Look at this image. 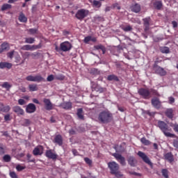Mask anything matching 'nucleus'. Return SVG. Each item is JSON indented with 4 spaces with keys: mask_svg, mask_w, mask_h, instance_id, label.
Here are the masks:
<instances>
[{
    "mask_svg": "<svg viewBox=\"0 0 178 178\" xmlns=\"http://www.w3.org/2000/svg\"><path fill=\"white\" fill-rule=\"evenodd\" d=\"M97 119L100 123H103L104 124L111 123L113 120V114L109 111L105 110L99 113Z\"/></svg>",
    "mask_w": 178,
    "mask_h": 178,
    "instance_id": "nucleus-1",
    "label": "nucleus"
},
{
    "mask_svg": "<svg viewBox=\"0 0 178 178\" xmlns=\"http://www.w3.org/2000/svg\"><path fill=\"white\" fill-rule=\"evenodd\" d=\"M157 127L163 133L165 137H171L172 138H175V134L170 133L172 131V128L169 127V125L163 121L159 120L157 122Z\"/></svg>",
    "mask_w": 178,
    "mask_h": 178,
    "instance_id": "nucleus-2",
    "label": "nucleus"
},
{
    "mask_svg": "<svg viewBox=\"0 0 178 178\" xmlns=\"http://www.w3.org/2000/svg\"><path fill=\"white\" fill-rule=\"evenodd\" d=\"M108 166L111 170L110 173L114 175L115 177L119 178L123 176V174L119 171V164L115 161L108 163Z\"/></svg>",
    "mask_w": 178,
    "mask_h": 178,
    "instance_id": "nucleus-3",
    "label": "nucleus"
},
{
    "mask_svg": "<svg viewBox=\"0 0 178 178\" xmlns=\"http://www.w3.org/2000/svg\"><path fill=\"white\" fill-rule=\"evenodd\" d=\"M138 93L144 99H149L151 98V92L148 88H141L138 90Z\"/></svg>",
    "mask_w": 178,
    "mask_h": 178,
    "instance_id": "nucleus-4",
    "label": "nucleus"
},
{
    "mask_svg": "<svg viewBox=\"0 0 178 178\" xmlns=\"http://www.w3.org/2000/svg\"><path fill=\"white\" fill-rule=\"evenodd\" d=\"M26 81H33L35 83H41V81H45V79L41 75H29L26 77Z\"/></svg>",
    "mask_w": 178,
    "mask_h": 178,
    "instance_id": "nucleus-5",
    "label": "nucleus"
},
{
    "mask_svg": "<svg viewBox=\"0 0 178 178\" xmlns=\"http://www.w3.org/2000/svg\"><path fill=\"white\" fill-rule=\"evenodd\" d=\"M88 10H84V9H81L79 10L76 15H75V17H76V19H78V20H83V19L87 17V16H88Z\"/></svg>",
    "mask_w": 178,
    "mask_h": 178,
    "instance_id": "nucleus-6",
    "label": "nucleus"
},
{
    "mask_svg": "<svg viewBox=\"0 0 178 178\" xmlns=\"http://www.w3.org/2000/svg\"><path fill=\"white\" fill-rule=\"evenodd\" d=\"M137 155H138V156L140 158H141V159H143V162H145V163H147V165H149L150 166H152V163L151 162V160H149V158H148V156H147V154H145V153L139 151L137 154Z\"/></svg>",
    "mask_w": 178,
    "mask_h": 178,
    "instance_id": "nucleus-7",
    "label": "nucleus"
},
{
    "mask_svg": "<svg viewBox=\"0 0 178 178\" xmlns=\"http://www.w3.org/2000/svg\"><path fill=\"white\" fill-rule=\"evenodd\" d=\"M151 104L156 109H161V107L162 106V102L159 100V98L158 97L152 99Z\"/></svg>",
    "mask_w": 178,
    "mask_h": 178,
    "instance_id": "nucleus-8",
    "label": "nucleus"
},
{
    "mask_svg": "<svg viewBox=\"0 0 178 178\" xmlns=\"http://www.w3.org/2000/svg\"><path fill=\"white\" fill-rule=\"evenodd\" d=\"M112 156H114V158H115V159H117V161H118V162H120L122 166L126 165V159L124 156H122V154H119L118 153H113Z\"/></svg>",
    "mask_w": 178,
    "mask_h": 178,
    "instance_id": "nucleus-9",
    "label": "nucleus"
},
{
    "mask_svg": "<svg viewBox=\"0 0 178 178\" xmlns=\"http://www.w3.org/2000/svg\"><path fill=\"white\" fill-rule=\"evenodd\" d=\"M43 102L46 111H52V109H54V104L51 102L49 99H44Z\"/></svg>",
    "mask_w": 178,
    "mask_h": 178,
    "instance_id": "nucleus-10",
    "label": "nucleus"
},
{
    "mask_svg": "<svg viewBox=\"0 0 178 178\" xmlns=\"http://www.w3.org/2000/svg\"><path fill=\"white\" fill-rule=\"evenodd\" d=\"M53 143L57 144L60 147H62V145H63V138L62 137V135H56L53 140Z\"/></svg>",
    "mask_w": 178,
    "mask_h": 178,
    "instance_id": "nucleus-11",
    "label": "nucleus"
},
{
    "mask_svg": "<svg viewBox=\"0 0 178 178\" xmlns=\"http://www.w3.org/2000/svg\"><path fill=\"white\" fill-rule=\"evenodd\" d=\"M35 111H37V107H35V104L31 103L26 106V113H34Z\"/></svg>",
    "mask_w": 178,
    "mask_h": 178,
    "instance_id": "nucleus-12",
    "label": "nucleus"
},
{
    "mask_svg": "<svg viewBox=\"0 0 178 178\" xmlns=\"http://www.w3.org/2000/svg\"><path fill=\"white\" fill-rule=\"evenodd\" d=\"M45 155L47 158H49V159H52L53 161L56 160V159L58 158V154L52 152L51 149L47 150Z\"/></svg>",
    "mask_w": 178,
    "mask_h": 178,
    "instance_id": "nucleus-13",
    "label": "nucleus"
},
{
    "mask_svg": "<svg viewBox=\"0 0 178 178\" xmlns=\"http://www.w3.org/2000/svg\"><path fill=\"white\" fill-rule=\"evenodd\" d=\"M13 111L15 113H17L18 116H23V115H24V110L19 106H14Z\"/></svg>",
    "mask_w": 178,
    "mask_h": 178,
    "instance_id": "nucleus-14",
    "label": "nucleus"
},
{
    "mask_svg": "<svg viewBox=\"0 0 178 178\" xmlns=\"http://www.w3.org/2000/svg\"><path fill=\"white\" fill-rule=\"evenodd\" d=\"M42 149H44V147L39 145L33 149V154L35 155V156H37L38 155H42Z\"/></svg>",
    "mask_w": 178,
    "mask_h": 178,
    "instance_id": "nucleus-15",
    "label": "nucleus"
},
{
    "mask_svg": "<svg viewBox=\"0 0 178 178\" xmlns=\"http://www.w3.org/2000/svg\"><path fill=\"white\" fill-rule=\"evenodd\" d=\"M127 162L129 165H130V166L134 168V166H136V164L137 163V160H136V158L134 156H130L127 159Z\"/></svg>",
    "mask_w": 178,
    "mask_h": 178,
    "instance_id": "nucleus-16",
    "label": "nucleus"
},
{
    "mask_svg": "<svg viewBox=\"0 0 178 178\" xmlns=\"http://www.w3.org/2000/svg\"><path fill=\"white\" fill-rule=\"evenodd\" d=\"M56 51H63L64 52H66L72 49V45H60V48L59 49H58V46H56Z\"/></svg>",
    "mask_w": 178,
    "mask_h": 178,
    "instance_id": "nucleus-17",
    "label": "nucleus"
},
{
    "mask_svg": "<svg viewBox=\"0 0 178 178\" xmlns=\"http://www.w3.org/2000/svg\"><path fill=\"white\" fill-rule=\"evenodd\" d=\"M156 73L160 76H166V71H165L163 67L159 66L156 67Z\"/></svg>",
    "mask_w": 178,
    "mask_h": 178,
    "instance_id": "nucleus-18",
    "label": "nucleus"
},
{
    "mask_svg": "<svg viewBox=\"0 0 178 178\" xmlns=\"http://www.w3.org/2000/svg\"><path fill=\"white\" fill-rule=\"evenodd\" d=\"M12 63H6V62H1L0 63V69H12Z\"/></svg>",
    "mask_w": 178,
    "mask_h": 178,
    "instance_id": "nucleus-19",
    "label": "nucleus"
},
{
    "mask_svg": "<svg viewBox=\"0 0 178 178\" xmlns=\"http://www.w3.org/2000/svg\"><path fill=\"white\" fill-rule=\"evenodd\" d=\"M164 158H165V159L168 161V162L170 163H172V162H173V161H175V158L173 157V154H172V152H168V153L165 154L164 156Z\"/></svg>",
    "mask_w": 178,
    "mask_h": 178,
    "instance_id": "nucleus-20",
    "label": "nucleus"
},
{
    "mask_svg": "<svg viewBox=\"0 0 178 178\" xmlns=\"http://www.w3.org/2000/svg\"><path fill=\"white\" fill-rule=\"evenodd\" d=\"M131 9L132 12H135V13H138V12L141 10V6L139 4L136 3L135 5L131 7Z\"/></svg>",
    "mask_w": 178,
    "mask_h": 178,
    "instance_id": "nucleus-21",
    "label": "nucleus"
},
{
    "mask_svg": "<svg viewBox=\"0 0 178 178\" xmlns=\"http://www.w3.org/2000/svg\"><path fill=\"white\" fill-rule=\"evenodd\" d=\"M165 113L168 119H173V108H168Z\"/></svg>",
    "mask_w": 178,
    "mask_h": 178,
    "instance_id": "nucleus-22",
    "label": "nucleus"
},
{
    "mask_svg": "<svg viewBox=\"0 0 178 178\" xmlns=\"http://www.w3.org/2000/svg\"><path fill=\"white\" fill-rule=\"evenodd\" d=\"M149 18L143 19L144 26H145V31H148L149 30Z\"/></svg>",
    "mask_w": 178,
    "mask_h": 178,
    "instance_id": "nucleus-23",
    "label": "nucleus"
},
{
    "mask_svg": "<svg viewBox=\"0 0 178 178\" xmlns=\"http://www.w3.org/2000/svg\"><path fill=\"white\" fill-rule=\"evenodd\" d=\"M61 107L63 108V109H72V102H64L61 104Z\"/></svg>",
    "mask_w": 178,
    "mask_h": 178,
    "instance_id": "nucleus-24",
    "label": "nucleus"
},
{
    "mask_svg": "<svg viewBox=\"0 0 178 178\" xmlns=\"http://www.w3.org/2000/svg\"><path fill=\"white\" fill-rule=\"evenodd\" d=\"M29 91H31V92H33L34 91H38V86L35 83L29 84Z\"/></svg>",
    "mask_w": 178,
    "mask_h": 178,
    "instance_id": "nucleus-25",
    "label": "nucleus"
},
{
    "mask_svg": "<svg viewBox=\"0 0 178 178\" xmlns=\"http://www.w3.org/2000/svg\"><path fill=\"white\" fill-rule=\"evenodd\" d=\"M114 149L115 150V152H124V148H123V146L122 145H115L113 146Z\"/></svg>",
    "mask_w": 178,
    "mask_h": 178,
    "instance_id": "nucleus-26",
    "label": "nucleus"
},
{
    "mask_svg": "<svg viewBox=\"0 0 178 178\" xmlns=\"http://www.w3.org/2000/svg\"><path fill=\"white\" fill-rule=\"evenodd\" d=\"M108 81H119V78L115 74L108 75L107 77Z\"/></svg>",
    "mask_w": 178,
    "mask_h": 178,
    "instance_id": "nucleus-27",
    "label": "nucleus"
},
{
    "mask_svg": "<svg viewBox=\"0 0 178 178\" xmlns=\"http://www.w3.org/2000/svg\"><path fill=\"white\" fill-rule=\"evenodd\" d=\"M76 115L79 119H81V120H84V115H83V108H78Z\"/></svg>",
    "mask_w": 178,
    "mask_h": 178,
    "instance_id": "nucleus-28",
    "label": "nucleus"
},
{
    "mask_svg": "<svg viewBox=\"0 0 178 178\" xmlns=\"http://www.w3.org/2000/svg\"><path fill=\"white\" fill-rule=\"evenodd\" d=\"M154 6L158 10H161V8L163 6L162 1H157L154 2Z\"/></svg>",
    "mask_w": 178,
    "mask_h": 178,
    "instance_id": "nucleus-29",
    "label": "nucleus"
},
{
    "mask_svg": "<svg viewBox=\"0 0 178 178\" xmlns=\"http://www.w3.org/2000/svg\"><path fill=\"white\" fill-rule=\"evenodd\" d=\"M90 41H91L92 42H95V41H97V38H92L91 36H87L86 38H85L84 42H86V44H87V42H90Z\"/></svg>",
    "mask_w": 178,
    "mask_h": 178,
    "instance_id": "nucleus-30",
    "label": "nucleus"
},
{
    "mask_svg": "<svg viewBox=\"0 0 178 178\" xmlns=\"http://www.w3.org/2000/svg\"><path fill=\"white\" fill-rule=\"evenodd\" d=\"M19 20L22 23H26V22H27V17H26V15H24L23 13H20Z\"/></svg>",
    "mask_w": 178,
    "mask_h": 178,
    "instance_id": "nucleus-31",
    "label": "nucleus"
},
{
    "mask_svg": "<svg viewBox=\"0 0 178 178\" xmlns=\"http://www.w3.org/2000/svg\"><path fill=\"white\" fill-rule=\"evenodd\" d=\"M2 88H6L7 91H9L10 88H12V85L9 83V82H4L3 84H1Z\"/></svg>",
    "mask_w": 178,
    "mask_h": 178,
    "instance_id": "nucleus-32",
    "label": "nucleus"
},
{
    "mask_svg": "<svg viewBox=\"0 0 178 178\" xmlns=\"http://www.w3.org/2000/svg\"><path fill=\"white\" fill-rule=\"evenodd\" d=\"M140 143H142L143 145H151V141L148 140L145 137L140 139Z\"/></svg>",
    "mask_w": 178,
    "mask_h": 178,
    "instance_id": "nucleus-33",
    "label": "nucleus"
},
{
    "mask_svg": "<svg viewBox=\"0 0 178 178\" xmlns=\"http://www.w3.org/2000/svg\"><path fill=\"white\" fill-rule=\"evenodd\" d=\"M160 51L162 54H169V52L170 51L169 47H160Z\"/></svg>",
    "mask_w": 178,
    "mask_h": 178,
    "instance_id": "nucleus-34",
    "label": "nucleus"
},
{
    "mask_svg": "<svg viewBox=\"0 0 178 178\" xmlns=\"http://www.w3.org/2000/svg\"><path fill=\"white\" fill-rule=\"evenodd\" d=\"M31 124V121L29 119H24L22 121V126H24L25 127H29Z\"/></svg>",
    "mask_w": 178,
    "mask_h": 178,
    "instance_id": "nucleus-35",
    "label": "nucleus"
},
{
    "mask_svg": "<svg viewBox=\"0 0 178 178\" xmlns=\"http://www.w3.org/2000/svg\"><path fill=\"white\" fill-rule=\"evenodd\" d=\"M161 173L163 177L169 178V171L168 170V169L161 170Z\"/></svg>",
    "mask_w": 178,
    "mask_h": 178,
    "instance_id": "nucleus-36",
    "label": "nucleus"
},
{
    "mask_svg": "<svg viewBox=\"0 0 178 178\" xmlns=\"http://www.w3.org/2000/svg\"><path fill=\"white\" fill-rule=\"evenodd\" d=\"M11 160H12V158L9 154H6L3 156V161H4L5 162H10Z\"/></svg>",
    "mask_w": 178,
    "mask_h": 178,
    "instance_id": "nucleus-37",
    "label": "nucleus"
},
{
    "mask_svg": "<svg viewBox=\"0 0 178 178\" xmlns=\"http://www.w3.org/2000/svg\"><path fill=\"white\" fill-rule=\"evenodd\" d=\"M150 94L152 92V95H154L155 97H161V95L159 94V92H158V90H155V89H150Z\"/></svg>",
    "mask_w": 178,
    "mask_h": 178,
    "instance_id": "nucleus-38",
    "label": "nucleus"
},
{
    "mask_svg": "<svg viewBox=\"0 0 178 178\" xmlns=\"http://www.w3.org/2000/svg\"><path fill=\"white\" fill-rule=\"evenodd\" d=\"M95 48H97V49H101L102 54H105V52H106V49H105V47L102 46V45H97V46H95Z\"/></svg>",
    "mask_w": 178,
    "mask_h": 178,
    "instance_id": "nucleus-39",
    "label": "nucleus"
},
{
    "mask_svg": "<svg viewBox=\"0 0 178 178\" xmlns=\"http://www.w3.org/2000/svg\"><path fill=\"white\" fill-rule=\"evenodd\" d=\"M10 111V106H3V110L1 112H3L4 113H8Z\"/></svg>",
    "mask_w": 178,
    "mask_h": 178,
    "instance_id": "nucleus-40",
    "label": "nucleus"
},
{
    "mask_svg": "<svg viewBox=\"0 0 178 178\" xmlns=\"http://www.w3.org/2000/svg\"><path fill=\"white\" fill-rule=\"evenodd\" d=\"M12 8V5L10 4H4L1 7V10H6L7 9H10Z\"/></svg>",
    "mask_w": 178,
    "mask_h": 178,
    "instance_id": "nucleus-41",
    "label": "nucleus"
},
{
    "mask_svg": "<svg viewBox=\"0 0 178 178\" xmlns=\"http://www.w3.org/2000/svg\"><path fill=\"white\" fill-rule=\"evenodd\" d=\"M3 154H5V145L0 143V155H3Z\"/></svg>",
    "mask_w": 178,
    "mask_h": 178,
    "instance_id": "nucleus-42",
    "label": "nucleus"
},
{
    "mask_svg": "<svg viewBox=\"0 0 178 178\" xmlns=\"http://www.w3.org/2000/svg\"><path fill=\"white\" fill-rule=\"evenodd\" d=\"M84 161L86 163H87V165H88L89 166H91L92 165V161L88 157H85Z\"/></svg>",
    "mask_w": 178,
    "mask_h": 178,
    "instance_id": "nucleus-43",
    "label": "nucleus"
},
{
    "mask_svg": "<svg viewBox=\"0 0 178 178\" xmlns=\"http://www.w3.org/2000/svg\"><path fill=\"white\" fill-rule=\"evenodd\" d=\"M13 55H15V50L7 53V56L8 58H10V59H13Z\"/></svg>",
    "mask_w": 178,
    "mask_h": 178,
    "instance_id": "nucleus-44",
    "label": "nucleus"
},
{
    "mask_svg": "<svg viewBox=\"0 0 178 178\" xmlns=\"http://www.w3.org/2000/svg\"><path fill=\"white\" fill-rule=\"evenodd\" d=\"M8 49H10V47L9 46L8 47H6L5 45L1 46V48H0V54H2L3 51H6Z\"/></svg>",
    "mask_w": 178,
    "mask_h": 178,
    "instance_id": "nucleus-45",
    "label": "nucleus"
},
{
    "mask_svg": "<svg viewBox=\"0 0 178 178\" xmlns=\"http://www.w3.org/2000/svg\"><path fill=\"white\" fill-rule=\"evenodd\" d=\"M16 169L18 172H22V170H24V169H26V167H23L20 165H17L16 166Z\"/></svg>",
    "mask_w": 178,
    "mask_h": 178,
    "instance_id": "nucleus-46",
    "label": "nucleus"
},
{
    "mask_svg": "<svg viewBox=\"0 0 178 178\" xmlns=\"http://www.w3.org/2000/svg\"><path fill=\"white\" fill-rule=\"evenodd\" d=\"M56 80H65V76L63 74H58L56 76Z\"/></svg>",
    "mask_w": 178,
    "mask_h": 178,
    "instance_id": "nucleus-47",
    "label": "nucleus"
},
{
    "mask_svg": "<svg viewBox=\"0 0 178 178\" xmlns=\"http://www.w3.org/2000/svg\"><path fill=\"white\" fill-rule=\"evenodd\" d=\"M47 81H54V80H55V77L54 75L51 74L47 76Z\"/></svg>",
    "mask_w": 178,
    "mask_h": 178,
    "instance_id": "nucleus-48",
    "label": "nucleus"
},
{
    "mask_svg": "<svg viewBox=\"0 0 178 178\" xmlns=\"http://www.w3.org/2000/svg\"><path fill=\"white\" fill-rule=\"evenodd\" d=\"M26 42H27V44H33V42H34V38H26Z\"/></svg>",
    "mask_w": 178,
    "mask_h": 178,
    "instance_id": "nucleus-49",
    "label": "nucleus"
},
{
    "mask_svg": "<svg viewBox=\"0 0 178 178\" xmlns=\"http://www.w3.org/2000/svg\"><path fill=\"white\" fill-rule=\"evenodd\" d=\"M96 91H99V92H104V88L97 85L95 88Z\"/></svg>",
    "mask_w": 178,
    "mask_h": 178,
    "instance_id": "nucleus-50",
    "label": "nucleus"
},
{
    "mask_svg": "<svg viewBox=\"0 0 178 178\" xmlns=\"http://www.w3.org/2000/svg\"><path fill=\"white\" fill-rule=\"evenodd\" d=\"M93 5L95 6H98V8H100L101 7V2L97 1V0H94L93 1Z\"/></svg>",
    "mask_w": 178,
    "mask_h": 178,
    "instance_id": "nucleus-51",
    "label": "nucleus"
},
{
    "mask_svg": "<svg viewBox=\"0 0 178 178\" xmlns=\"http://www.w3.org/2000/svg\"><path fill=\"white\" fill-rule=\"evenodd\" d=\"M10 176L11 178H19L17 177V175L15 172H10Z\"/></svg>",
    "mask_w": 178,
    "mask_h": 178,
    "instance_id": "nucleus-52",
    "label": "nucleus"
},
{
    "mask_svg": "<svg viewBox=\"0 0 178 178\" xmlns=\"http://www.w3.org/2000/svg\"><path fill=\"white\" fill-rule=\"evenodd\" d=\"M18 104H19V105H25L26 104V101L23 99H19L18 100Z\"/></svg>",
    "mask_w": 178,
    "mask_h": 178,
    "instance_id": "nucleus-53",
    "label": "nucleus"
},
{
    "mask_svg": "<svg viewBox=\"0 0 178 178\" xmlns=\"http://www.w3.org/2000/svg\"><path fill=\"white\" fill-rule=\"evenodd\" d=\"M169 104H175V98L173 97H168Z\"/></svg>",
    "mask_w": 178,
    "mask_h": 178,
    "instance_id": "nucleus-54",
    "label": "nucleus"
},
{
    "mask_svg": "<svg viewBox=\"0 0 178 178\" xmlns=\"http://www.w3.org/2000/svg\"><path fill=\"white\" fill-rule=\"evenodd\" d=\"M31 47L30 45L24 46L23 49H26V50L31 49V51H33V49H34V47Z\"/></svg>",
    "mask_w": 178,
    "mask_h": 178,
    "instance_id": "nucleus-55",
    "label": "nucleus"
},
{
    "mask_svg": "<svg viewBox=\"0 0 178 178\" xmlns=\"http://www.w3.org/2000/svg\"><path fill=\"white\" fill-rule=\"evenodd\" d=\"M4 120L6 122H8V120H10V114H7L4 116Z\"/></svg>",
    "mask_w": 178,
    "mask_h": 178,
    "instance_id": "nucleus-56",
    "label": "nucleus"
},
{
    "mask_svg": "<svg viewBox=\"0 0 178 178\" xmlns=\"http://www.w3.org/2000/svg\"><path fill=\"white\" fill-rule=\"evenodd\" d=\"M29 33H31V34H35L37 33V29H31L29 30Z\"/></svg>",
    "mask_w": 178,
    "mask_h": 178,
    "instance_id": "nucleus-57",
    "label": "nucleus"
},
{
    "mask_svg": "<svg viewBox=\"0 0 178 178\" xmlns=\"http://www.w3.org/2000/svg\"><path fill=\"white\" fill-rule=\"evenodd\" d=\"M123 30H124V31H131V26H127V27H124V28L123 29Z\"/></svg>",
    "mask_w": 178,
    "mask_h": 178,
    "instance_id": "nucleus-58",
    "label": "nucleus"
},
{
    "mask_svg": "<svg viewBox=\"0 0 178 178\" xmlns=\"http://www.w3.org/2000/svg\"><path fill=\"white\" fill-rule=\"evenodd\" d=\"M173 145L175 148H178V140H175L173 142Z\"/></svg>",
    "mask_w": 178,
    "mask_h": 178,
    "instance_id": "nucleus-59",
    "label": "nucleus"
},
{
    "mask_svg": "<svg viewBox=\"0 0 178 178\" xmlns=\"http://www.w3.org/2000/svg\"><path fill=\"white\" fill-rule=\"evenodd\" d=\"M69 134H71L72 136H73V135L76 134V131L74 129H70L69 131Z\"/></svg>",
    "mask_w": 178,
    "mask_h": 178,
    "instance_id": "nucleus-60",
    "label": "nucleus"
},
{
    "mask_svg": "<svg viewBox=\"0 0 178 178\" xmlns=\"http://www.w3.org/2000/svg\"><path fill=\"white\" fill-rule=\"evenodd\" d=\"M172 24L174 29H176V27H177V22L176 21H172Z\"/></svg>",
    "mask_w": 178,
    "mask_h": 178,
    "instance_id": "nucleus-61",
    "label": "nucleus"
},
{
    "mask_svg": "<svg viewBox=\"0 0 178 178\" xmlns=\"http://www.w3.org/2000/svg\"><path fill=\"white\" fill-rule=\"evenodd\" d=\"M60 45H72V44H70V42L67 41V42H63L60 43Z\"/></svg>",
    "mask_w": 178,
    "mask_h": 178,
    "instance_id": "nucleus-62",
    "label": "nucleus"
},
{
    "mask_svg": "<svg viewBox=\"0 0 178 178\" xmlns=\"http://www.w3.org/2000/svg\"><path fill=\"white\" fill-rule=\"evenodd\" d=\"M113 8H117L118 10H120V6L118 3H115L113 5Z\"/></svg>",
    "mask_w": 178,
    "mask_h": 178,
    "instance_id": "nucleus-63",
    "label": "nucleus"
},
{
    "mask_svg": "<svg viewBox=\"0 0 178 178\" xmlns=\"http://www.w3.org/2000/svg\"><path fill=\"white\" fill-rule=\"evenodd\" d=\"M118 109L120 111V112H124V108L123 107L118 106Z\"/></svg>",
    "mask_w": 178,
    "mask_h": 178,
    "instance_id": "nucleus-64",
    "label": "nucleus"
}]
</instances>
